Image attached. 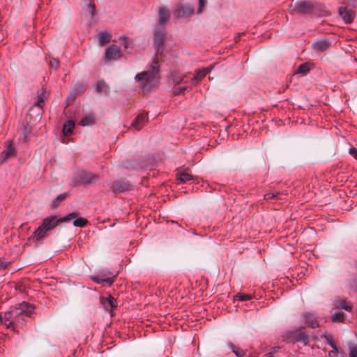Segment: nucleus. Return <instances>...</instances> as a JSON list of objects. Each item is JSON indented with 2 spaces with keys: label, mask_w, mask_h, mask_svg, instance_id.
I'll return each instance as SVG.
<instances>
[{
  "label": "nucleus",
  "mask_w": 357,
  "mask_h": 357,
  "mask_svg": "<svg viewBox=\"0 0 357 357\" xmlns=\"http://www.w3.org/2000/svg\"><path fill=\"white\" fill-rule=\"evenodd\" d=\"M287 339L289 342H300L303 345H306L309 342V336L301 331L288 333Z\"/></svg>",
  "instance_id": "423d86ee"
},
{
  "label": "nucleus",
  "mask_w": 357,
  "mask_h": 357,
  "mask_svg": "<svg viewBox=\"0 0 357 357\" xmlns=\"http://www.w3.org/2000/svg\"><path fill=\"white\" fill-rule=\"evenodd\" d=\"M303 317L305 318V322L307 325L312 328L319 326V324L316 320L315 317L310 313L303 314Z\"/></svg>",
  "instance_id": "6ab92c4d"
},
{
  "label": "nucleus",
  "mask_w": 357,
  "mask_h": 357,
  "mask_svg": "<svg viewBox=\"0 0 357 357\" xmlns=\"http://www.w3.org/2000/svg\"><path fill=\"white\" fill-rule=\"evenodd\" d=\"M194 12V8L190 5L181 6L174 11V16L178 18L188 17Z\"/></svg>",
  "instance_id": "1a4fd4ad"
},
{
  "label": "nucleus",
  "mask_w": 357,
  "mask_h": 357,
  "mask_svg": "<svg viewBox=\"0 0 357 357\" xmlns=\"http://www.w3.org/2000/svg\"><path fill=\"white\" fill-rule=\"evenodd\" d=\"M314 8V5L311 1H296L294 5L290 6L291 12L299 14L310 13Z\"/></svg>",
  "instance_id": "20e7f679"
},
{
  "label": "nucleus",
  "mask_w": 357,
  "mask_h": 357,
  "mask_svg": "<svg viewBox=\"0 0 357 357\" xmlns=\"http://www.w3.org/2000/svg\"><path fill=\"white\" fill-rule=\"evenodd\" d=\"M280 195V192H268L264 195V199L266 200H270L274 198L278 197Z\"/></svg>",
  "instance_id": "72a5a7b5"
},
{
  "label": "nucleus",
  "mask_w": 357,
  "mask_h": 357,
  "mask_svg": "<svg viewBox=\"0 0 357 357\" xmlns=\"http://www.w3.org/2000/svg\"><path fill=\"white\" fill-rule=\"evenodd\" d=\"M34 307L26 302H22L16 305L8 312H5L3 315L0 314V321L7 328H13L15 331V327L22 326L26 322V319L30 317L33 312Z\"/></svg>",
  "instance_id": "f257e3e1"
},
{
  "label": "nucleus",
  "mask_w": 357,
  "mask_h": 357,
  "mask_svg": "<svg viewBox=\"0 0 357 357\" xmlns=\"http://www.w3.org/2000/svg\"><path fill=\"white\" fill-rule=\"evenodd\" d=\"M344 319V314L343 312L334 313L331 317L333 322L343 321Z\"/></svg>",
  "instance_id": "c756f323"
},
{
  "label": "nucleus",
  "mask_w": 357,
  "mask_h": 357,
  "mask_svg": "<svg viewBox=\"0 0 357 357\" xmlns=\"http://www.w3.org/2000/svg\"><path fill=\"white\" fill-rule=\"evenodd\" d=\"M125 167L128 169H137L139 167V165L135 162H127L125 164Z\"/></svg>",
  "instance_id": "e433bc0d"
},
{
  "label": "nucleus",
  "mask_w": 357,
  "mask_h": 357,
  "mask_svg": "<svg viewBox=\"0 0 357 357\" xmlns=\"http://www.w3.org/2000/svg\"><path fill=\"white\" fill-rule=\"evenodd\" d=\"M331 43L326 40H317L312 44L314 49L319 52H323L326 50L329 47Z\"/></svg>",
  "instance_id": "dca6fc26"
},
{
  "label": "nucleus",
  "mask_w": 357,
  "mask_h": 357,
  "mask_svg": "<svg viewBox=\"0 0 357 357\" xmlns=\"http://www.w3.org/2000/svg\"><path fill=\"white\" fill-rule=\"evenodd\" d=\"M240 36H241V35L239 34L238 36H236V37H235L236 42H237V41H238V40H239V39H240Z\"/></svg>",
  "instance_id": "49530a36"
},
{
  "label": "nucleus",
  "mask_w": 357,
  "mask_h": 357,
  "mask_svg": "<svg viewBox=\"0 0 357 357\" xmlns=\"http://www.w3.org/2000/svg\"><path fill=\"white\" fill-rule=\"evenodd\" d=\"M86 223L87 220L84 218H78L73 221V225L77 227H84Z\"/></svg>",
  "instance_id": "c85d7f7f"
},
{
  "label": "nucleus",
  "mask_w": 357,
  "mask_h": 357,
  "mask_svg": "<svg viewBox=\"0 0 357 357\" xmlns=\"http://www.w3.org/2000/svg\"><path fill=\"white\" fill-rule=\"evenodd\" d=\"M74 100V97H73L72 98H70V97H68V99L67 100L69 101V100Z\"/></svg>",
  "instance_id": "de8ad7c7"
},
{
  "label": "nucleus",
  "mask_w": 357,
  "mask_h": 357,
  "mask_svg": "<svg viewBox=\"0 0 357 357\" xmlns=\"http://www.w3.org/2000/svg\"><path fill=\"white\" fill-rule=\"evenodd\" d=\"M59 62L56 59H52L50 61V66L51 68L56 69L59 67Z\"/></svg>",
  "instance_id": "ea45409f"
},
{
  "label": "nucleus",
  "mask_w": 357,
  "mask_h": 357,
  "mask_svg": "<svg viewBox=\"0 0 357 357\" xmlns=\"http://www.w3.org/2000/svg\"><path fill=\"white\" fill-rule=\"evenodd\" d=\"M100 302L106 310H112L116 308L117 305L116 299L111 295L107 297H102Z\"/></svg>",
  "instance_id": "9b49d317"
},
{
  "label": "nucleus",
  "mask_w": 357,
  "mask_h": 357,
  "mask_svg": "<svg viewBox=\"0 0 357 357\" xmlns=\"http://www.w3.org/2000/svg\"><path fill=\"white\" fill-rule=\"evenodd\" d=\"M95 123L94 117L92 115H86L79 121V124L82 126L93 125Z\"/></svg>",
  "instance_id": "393cba45"
},
{
  "label": "nucleus",
  "mask_w": 357,
  "mask_h": 357,
  "mask_svg": "<svg viewBox=\"0 0 357 357\" xmlns=\"http://www.w3.org/2000/svg\"><path fill=\"white\" fill-rule=\"evenodd\" d=\"M349 153L352 155L354 158H357V149L354 147L349 149Z\"/></svg>",
  "instance_id": "79ce46f5"
},
{
  "label": "nucleus",
  "mask_w": 357,
  "mask_h": 357,
  "mask_svg": "<svg viewBox=\"0 0 357 357\" xmlns=\"http://www.w3.org/2000/svg\"><path fill=\"white\" fill-rule=\"evenodd\" d=\"M122 40H123V44H124V47H125V48H127L128 41H127L126 38H122Z\"/></svg>",
  "instance_id": "c03bdc74"
},
{
  "label": "nucleus",
  "mask_w": 357,
  "mask_h": 357,
  "mask_svg": "<svg viewBox=\"0 0 357 357\" xmlns=\"http://www.w3.org/2000/svg\"><path fill=\"white\" fill-rule=\"evenodd\" d=\"M151 68V71L142 72L135 76V80L141 82L140 85L144 93L149 92L158 82L159 65L158 61L154 60Z\"/></svg>",
  "instance_id": "7ed1b4c3"
},
{
  "label": "nucleus",
  "mask_w": 357,
  "mask_h": 357,
  "mask_svg": "<svg viewBox=\"0 0 357 357\" xmlns=\"http://www.w3.org/2000/svg\"><path fill=\"white\" fill-rule=\"evenodd\" d=\"M14 147L9 142H7L6 149L0 155L1 162H3L7 158L13 155L14 154Z\"/></svg>",
  "instance_id": "2eb2a0df"
},
{
  "label": "nucleus",
  "mask_w": 357,
  "mask_h": 357,
  "mask_svg": "<svg viewBox=\"0 0 357 357\" xmlns=\"http://www.w3.org/2000/svg\"><path fill=\"white\" fill-rule=\"evenodd\" d=\"M335 306L337 309H343L348 312H350L352 309L351 305L344 299L336 301L335 303Z\"/></svg>",
  "instance_id": "f3484780"
},
{
  "label": "nucleus",
  "mask_w": 357,
  "mask_h": 357,
  "mask_svg": "<svg viewBox=\"0 0 357 357\" xmlns=\"http://www.w3.org/2000/svg\"><path fill=\"white\" fill-rule=\"evenodd\" d=\"M323 338L326 340V342L333 348V351L329 353V355L331 356L332 354H336L338 352V349L336 347L335 342L333 340V336L331 335H321Z\"/></svg>",
  "instance_id": "a211bd4d"
},
{
  "label": "nucleus",
  "mask_w": 357,
  "mask_h": 357,
  "mask_svg": "<svg viewBox=\"0 0 357 357\" xmlns=\"http://www.w3.org/2000/svg\"><path fill=\"white\" fill-rule=\"evenodd\" d=\"M169 13L168 10L163 8H160L159 10V22L160 24H165L169 20Z\"/></svg>",
  "instance_id": "5701e85b"
},
{
  "label": "nucleus",
  "mask_w": 357,
  "mask_h": 357,
  "mask_svg": "<svg viewBox=\"0 0 357 357\" xmlns=\"http://www.w3.org/2000/svg\"><path fill=\"white\" fill-rule=\"evenodd\" d=\"M280 349V347H274L271 351L265 355V357H274V355Z\"/></svg>",
  "instance_id": "4c0bfd02"
},
{
  "label": "nucleus",
  "mask_w": 357,
  "mask_h": 357,
  "mask_svg": "<svg viewBox=\"0 0 357 357\" xmlns=\"http://www.w3.org/2000/svg\"><path fill=\"white\" fill-rule=\"evenodd\" d=\"M97 39L101 45L107 44L109 42L111 36L107 32H100L97 35Z\"/></svg>",
  "instance_id": "aec40b11"
},
{
  "label": "nucleus",
  "mask_w": 357,
  "mask_h": 357,
  "mask_svg": "<svg viewBox=\"0 0 357 357\" xmlns=\"http://www.w3.org/2000/svg\"><path fill=\"white\" fill-rule=\"evenodd\" d=\"M164 38L165 31L163 29H159L155 31L154 47L157 55L162 53Z\"/></svg>",
  "instance_id": "6e6552de"
},
{
  "label": "nucleus",
  "mask_w": 357,
  "mask_h": 357,
  "mask_svg": "<svg viewBox=\"0 0 357 357\" xmlns=\"http://www.w3.org/2000/svg\"><path fill=\"white\" fill-rule=\"evenodd\" d=\"M188 89L187 86H178L174 89L173 93L174 95H179L184 93L185 91Z\"/></svg>",
  "instance_id": "c9c22d12"
},
{
  "label": "nucleus",
  "mask_w": 357,
  "mask_h": 357,
  "mask_svg": "<svg viewBox=\"0 0 357 357\" xmlns=\"http://www.w3.org/2000/svg\"><path fill=\"white\" fill-rule=\"evenodd\" d=\"M95 89L98 92L107 93L109 91V86L104 80H98L95 84Z\"/></svg>",
  "instance_id": "412c9836"
},
{
  "label": "nucleus",
  "mask_w": 357,
  "mask_h": 357,
  "mask_svg": "<svg viewBox=\"0 0 357 357\" xmlns=\"http://www.w3.org/2000/svg\"><path fill=\"white\" fill-rule=\"evenodd\" d=\"M310 68L308 66L306 63H303L298 66V73L301 74H306L307 72H309Z\"/></svg>",
  "instance_id": "473e14b6"
},
{
  "label": "nucleus",
  "mask_w": 357,
  "mask_h": 357,
  "mask_svg": "<svg viewBox=\"0 0 357 357\" xmlns=\"http://www.w3.org/2000/svg\"><path fill=\"white\" fill-rule=\"evenodd\" d=\"M121 56L122 52L121 49L115 45L109 46L105 53V57L107 62H110L112 60H116Z\"/></svg>",
  "instance_id": "0eeeda50"
},
{
  "label": "nucleus",
  "mask_w": 357,
  "mask_h": 357,
  "mask_svg": "<svg viewBox=\"0 0 357 357\" xmlns=\"http://www.w3.org/2000/svg\"><path fill=\"white\" fill-rule=\"evenodd\" d=\"M77 216V213H71L61 218H57L56 215L45 218L41 225L33 231L30 239L35 242L40 241L45 238L47 232L54 229L58 224L68 221L72 218H75Z\"/></svg>",
  "instance_id": "f03ea898"
},
{
  "label": "nucleus",
  "mask_w": 357,
  "mask_h": 357,
  "mask_svg": "<svg viewBox=\"0 0 357 357\" xmlns=\"http://www.w3.org/2000/svg\"><path fill=\"white\" fill-rule=\"evenodd\" d=\"M132 189V185L127 181H116L112 184V190L116 193H121Z\"/></svg>",
  "instance_id": "9d476101"
},
{
  "label": "nucleus",
  "mask_w": 357,
  "mask_h": 357,
  "mask_svg": "<svg viewBox=\"0 0 357 357\" xmlns=\"http://www.w3.org/2000/svg\"><path fill=\"white\" fill-rule=\"evenodd\" d=\"M95 5L89 1L86 5V11L91 14L92 17L95 15Z\"/></svg>",
  "instance_id": "f704fd0d"
},
{
  "label": "nucleus",
  "mask_w": 357,
  "mask_h": 357,
  "mask_svg": "<svg viewBox=\"0 0 357 357\" xmlns=\"http://www.w3.org/2000/svg\"><path fill=\"white\" fill-rule=\"evenodd\" d=\"M177 180L182 183H185L187 181H191L193 179V177L192 175L187 172H181L178 173L176 174Z\"/></svg>",
  "instance_id": "a878e982"
},
{
  "label": "nucleus",
  "mask_w": 357,
  "mask_h": 357,
  "mask_svg": "<svg viewBox=\"0 0 357 357\" xmlns=\"http://www.w3.org/2000/svg\"><path fill=\"white\" fill-rule=\"evenodd\" d=\"M227 346L237 357H243L245 355V352L243 349L235 346L233 343L228 342Z\"/></svg>",
  "instance_id": "b1692460"
},
{
  "label": "nucleus",
  "mask_w": 357,
  "mask_h": 357,
  "mask_svg": "<svg viewBox=\"0 0 357 357\" xmlns=\"http://www.w3.org/2000/svg\"><path fill=\"white\" fill-rule=\"evenodd\" d=\"M213 68V66H209L206 68L198 70L196 75L193 77V83H198L203 77H204L207 73L211 72Z\"/></svg>",
  "instance_id": "4468645a"
},
{
  "label": "nucleus",
  "mask_w": 357,
  "mask_h": 357,
  "mask_svg": "<svg viewBox=\"0 0 357 357\" xmlns=\"http://www.w3.org/2000/svg\"><path fill=\"white\" fill-rule=\"evenodd\" d=\"M68 196V193H63L59 195L53 201H52V207L56 208L59 206L61 202L64 200Z\"/></svg>",
  "instance_id": "cd10ccee"
},
{
  "label": "nucleus",
  "mask_w": 357,
  "mask_h": 357,
  "mask_svg": "<svg viewBox=\"0 0 357 357\" xmlns=\"http://www.w3.org/2000/svg\"><path fill=\"white\" fill-rule=\"evenodd\" d=\"M183 81V78H181V77H178V78H174V82L176 83V84H179L180 82H181Z\"/></svg>",
  "instance_id": "37998d69"
},
{
  "label": "nucleus",
  "mask_w": 357,
  "mask_h": 357,
  "mask_svg": "<svg viewBox=\"0 0 357 357\" xmlns=\"http://www.w3.org/2000/svg\"><path fill=\"white\" fill-rule=\"evenodd\" d=\"M6 264H1V266H0V268L4 269V268H6Z\"/></svg>",
  "instance_id": "a18cd8bd"
},
{
  "label": "nucleus",
  "mask_w": 357,
  "mask_h": 357,
  "mask_svg": "<svg viewBox=\"0 0 357 357\" xmlns=\"http://www.w3.org/2000/svg\"><path fill=\"white\" fill-rule=\"evenodd\" d=\"M45 98H46L45 93H41L40 94H38L36 105L38 106L39 107L42 108L44 105Z\"/></svg>",
  "instance_id": "2f4dec72"
},
{
  "label": "nucleus",
  "mask_w": 357,
  "mask_h": 357,
  "mask_svg": "<svg viewBox=\"0 0 357 357\" xmlns=\"http://www.w3.org/2000/svg\"><path fill=\"white\" fill-rule=\"evenodd\" d=\"M339 14L346 23H351L354 20V13L351 10L341 7L339 8Z\"/></svg>",
  "instance_id": "ddd939ff"
},
{
  "label": "nucleus",
  "mask_w": 357,
  "mask_h": 357,
  "mask_svg": "<svg viewBox=\"0 0 357 357\" xmlns=\"http://www.w3.org/2000/svg\"><path fill=\"white\" fill-rule=\"evenodd\" d=\"M99 176L91 172L80 171L77 173L75 182L77 184H92L98 180Z\"/></svg>",
  "instance_id": "39448f33"
},
{
  "label": "nucleus",
  "mask_w": 357,
  "mask_h": 357,
  "mask_svg": "<svg viewBox=\"0 0 357 357\" xmlns=\"http://www.w3.org/2000/svg\"><path fill=\"white\" fill-rule=\"evenodd\" d=\"M148 121V119L146 114H141L138 115L133 122L132 123V127L135 129L139 130L142 128H143L146 122Z\"/></svg>",
  "instance_id": "f8f14e48"
},
{
  "label": "nucleus",
  "mask_w": 357,
  "mask_h": 357,
  "mask_svg": "<svg viewBox=\"0 0 357 357\" xmlns=\"http://www.w3.org/2000/svg\"><path fill=\"white\" fill-rule=\"evenodd\" d=\"M349 357H357V344H349Z\"/></svg>",
  "instance_id": "7c9ffc66"
},
{
  "label": "nucleus",
  "mask_w": 357,
  "mask_h": 357,
  "mask_svg": "<svg viewBox=\"0 0 357 357\" xmlns=\"http://www.w3.org/2000/svg\"><path fill=\"white\" fill-rule=\"evenodd\" d=\"M236 297L239 301H249L252 298V296L248 294H239L237 295Z\"/></svg>",
  "instance_id": "58836bf2"
},
{
  "label": "nucleus",
  "mask_w": 357,
  "mask_h": 357,
  "mask_svg": "<svg viewBox=\"0 0 357 357\" xmlns=\"http://www.w3.org/2000/svg\"><path fill=\"white\" fill-rule=\"evenodd\" d=\"M206 3V0H199V8H198V13H201L203 11V8Z\"/></svg>",
  "instance_id": "a19ab883"
},
{
  "label": "nucleus",
  "mask_w": 357,
  "mask_h": 357,
  "mask_svg": "<svg viewBox=\"0 0 357 357\" xmlns=\"http://www.w3.org/2000/svg\"><path fill=\"white\" fill-rule=\"evenodd\" d=\"M92 280L96 283L106 282L109 285H111L114 282V279L112 278H102L100 275H96L92 277Z\"/></svg>",
  "instance_id": "bb28decb"
},
{
  "label": "nucleus",
  "mask_w": 357,
  "mask_h": 357,
  "mask_svg": "<svg viewBox=\"0 0 357 357\" xmlns=\"http://www.w3.org/2000/svg\"><path fill=\"white\" fill-rule=\"evenodd\" d=\"M75 123L73 120H68L63 126V132L64 135L68 136L72 133Z\"/></svg>",
  "instance_id": "4be33fe9"
}]
</instances>
